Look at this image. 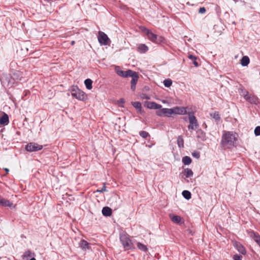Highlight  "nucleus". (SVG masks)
<instances>
[{
    "instance_id": "41",
    "label": "nucleus",
    "mask_w": 260,
    "mask_h": 260,
    "mask_svg": "<svg viewBox=\"0 0 260 260\" xmlns=\"http://www.w3.org/2000/svg\"><path fill=\"white\" fill-rule=\"evenodd\" d=\"M206 12V9L205 7H201L199 10V13L201 14H204Z\"/></svg>"
},
{
    "instance_id": "37",
    "label": "nucleus",
    "mask_w": 260,
    "mask_h": 260,
    "mask_svg": "<svg viewBox=\"0 0 260 260\" xmlns=\"http://www.w3.org/2000/svg\"><path fill=\"white\" fill-rule=\"evenodd\" d=\"M105 191H107V190L106 189L105 183H104L103 186L101 188V189H97L95 192L103 193Z\"/></svg>"
},
{
    "instance_id": "36",
    "label": "nucleus",
    "mask_w": 260,
    "mask_h": 260,
    "mask_svg": "<svg viewBox=\"0 0 260 260\" xmlns=\"http://www.w3.org/2000/svg\"><path fill=\"white\" fill-rule=\"evenodd\" d=\"M242 93L244 99L248 101V99L250 98L251 94H249V92L246 90H242Z\"/></svg>"
},
{
    "instance_id": "4",
    "label": "nucleus",
    "mask_w": 260,
    "mask_h": 260,
    "mask_svg": "<svg viewBox=\"0 0 260 260\" xmlns=\"http://www.w3.org/2000/svg\"><path fill=\"white\" fill-rule=\"evenodd\" d=\"M187 114L188 115V119L189 122V125L188 126V128L189 130H194L199 126L197 119L193 112H188Z\"/></svg>"
},
{
    "instance_id": "30",
    "label": "nucleus",
    "mask_w": 260,
    "mask_h": 260,
    "mask_svg": "<svg viewBox=\"0 0 260 260\" xmlns=\"http://www.w3.org/2000/svg\"><path fill=\"white\" fill-rule=\"evenodd\" d=\"M184 172H185L184 175H185V177L187 178L191 177L193 175V173L192 171L190 169H188V168L185 169L184 170Z\"/></svg>"
},
{
    "instance_id": "44",
    "label": "nucleus",
    "mask_w": 260,
    "mask_h": 260,
    "mask_svg": "<svg viewBox=\"0 0 260 260\" xmlns=\"http://www.w3.org/2000/svg\"><path fill=\"white\" fill-rule=\"evenodd\" d=\"M120 101H121V102H122V103H124V99H120Z\"/></svg>"
},
{
    "instance_id": "40",
    "label": "nucleus",
    "mask_w": 260,
    "mask_h": 260,
    "mask_svg": "<svg viewBox=\"0 0 260 260\" xmlns=\"http://www.w3.org/2000/svg\"><path fill=\"white\" fill-rule=\"evenodd\" d=\"M242 256L240 255L235 254L233 256L234 260H242Z\"/></svg>"
},
{
    "instance_id": "24",
    "label": "nucleus",
    "mask_w": 260,
    "mask_h": 260,
    "mask_svg": "<svg viewBox=\"0 0 260 260\" xmlns=\"http://www.w3.org/2000/svg\"><path fill=\"white\" fill-rule=\"evenodd\" d=\"M248 102L252 104H256L258 103V98L254 95H251L248 99Z\"/></svg>"
},
{
    "instance_id": "16",
    "label": "nucleus",
    "mask_w": 260,
    "mask_h": 260,
    "mask_svg": "<svg viewBox=\"0 0 260 260\" xmlns=\"http://www.w3.org/2000/svg\"><path fill=\"white\" fill-rule=\"evenodd\" d=\"M9 120L8 115L4 113V114L0 118V124L2 125H7L9 123Z\"/></svg>"
},
{
    "instance_id": "20",
    "label": "nucleus",
    "mask_w": 260,
    "mask_h": 260,
    "mask_svg": "<svg viewBox=\"0 0 260 260\" xmlns=\"http://www.w3.org/2000/svg\"><path fill=\"white\" fill-rule=\"evenodd\" d=\"M249 62L250 60L247 56H244L242 57L241 59V64L243 67L248 66V64L249 63Z\"/></svg>"
},
{
    "instance_id": "6",
    "label": "nucleus",
    "mask_w": 260,
    "mask_h": 260,
    "mask_svg": "<svg viewBox=\"0 0 260 260\" xmlns=\"http://www.w3.org/2000/svg\"><path fill=\"white\" fill-rule=\"evenodd\" d=\"M156 114L160 117H171L172 114V108H161L156 111Z\"/></svg>"
},
{
    "instance_id": "43",
    "label": "nucleus",
    "mask_w": 260,
    "mask_h": 260,
    "mask_svg": "<svg viewBox=\"0 0 260 260\" xmlns=\"http://www.w3.org/2000/svg\"><path fill=\"white\" fill-rule=\"evenodd\" d=\"M137 110H138V113L142 114V113H144V111H143V110L142 109V107H141V108H139V109H138Z\"/></svg>"
},
{
    "instance_id": "34",
    "label": "nucleus",
    "mask_w": 260,
    "mask_h": 260,
    "mask_svg": "<svg viewBox=\"0 0 260 260\" xmlns=\"http://www.w3.org/2000/svg\"><path fill=\"white\" fill-rule=\"evenodd\" d=\"M139 135L141 137H142L143 138H147L148 136H149V134L148 132L142 131L139 132Z\"/></svg>"
},
{
    "instance_id": "17",
    "label": "nucleus",
    "mask_w": 260,
    "mask_h": 260,
    "mask_svg": "<svg viewBox=\"0 0 260 260\" xmlns=\"http://www.w3.org/2000/svg\"><path fill=\"white\" fill-rule=\"evenodd\" d=\"M102 213L105 216H110L112 213V209L109 207H104L102 209Z\"/></svg>"
},
{
    "instance_id": "27",
    "label": "nucleus",
    "mask_w": 260,
    "mask_h": 260,
    "mask_svg": "<svg viewBox=\"0 0 260 260\" xmlns=\"http://www.w3.org/2000/svg\"><path fill=\"white\" fill-rule=\"evenodd\" d=\"M172 221L176 223H179L181 220V217L179 215H173L171 217Z\"/></svg>"
},
{
    "instance_id": "19",
    "label": "nucleus",
    "mask_w": 260,
    "mask_h": 260,
    "mask_svg": "<svg viewBox=\"0 0 260 260\" xmlns=\"http://www.w3.org/2000/svg\"><path fill=\"white\" fill-rule=\"evenodd\" d=\"M80 246L83 249H88L90 248L89 244L86 241L82 240L80 242Z\"/></svg>"
},
{
    "instance_id": "21",
    "label": "nucleus",
    "mask_w": 260,
    "mask_h": 260,
    "mask_svg": "<svg viewBox=\"0 0 260 260\" xmlns=\"http://www.w3.org/2000/svg\"><path fill=\"white\" fill-rule=\"evenodd\" d=\"M251 236H252L254 241L256 243H257V244L260 247V236H259V235L256 233L252 232Z\"/></svg>"
},
{
    "instance_id": "3",
    "label": "nucleus",
    "mask_w": 260,
    "mask_h": 260,
    "mask_svg": "<svg viewBox=\"0 0 260 260\" xmlns=\"http://www.w3.org/2000/svg\"><path fill=\"white\" fill-rule=\"evenodd\" d=\"M71 92L73 97L80 101H84L86 99L87 96L85 93L79 89L77 86L73 87L71 90Z\"/></svg>"
},
{
    "instance_id": "45",
    "label": "nucleus",
    "mask_w": 260,
    "mask_h": 260,
    "mask_svg": "<svg viewBox=\"0 0 260 260\" xmlns=\"http://www.w3.org/2000/svg\"><path fill=\"white\" fill-rule=\"evenodd\" d=\"M74 43H75V42H74V41H72V42H71V44H72V45H74Z\"/></svg>"
},
{
    "instance_id": "38",
    "label": "nucleus",
    "mask_w": 260,
    "mask_h": 260,
    "mask_svg": "<svg viewBox=\"0 0 260 260\" xmlns=\"http://www.w3.org/2000/svg\"><path fill=\"white\" fill-rule=\"evenodd\" d=\"M254 134L256 136L260 135V126H257L254 129Z\"/></svg>"
},
{
    "instance_id": "12",
    "label": "nucleus",
    "mask_w": 260,
    "mask_h": 260,
    "mask_svg": "<svg viewBox=\"0 0 260 260\" xmlns=\"http://www.w3.org/2000/svg\"><path fill=\"white\" fill-rule=\"evenodd\" d=\"M11 78L13 81L11 82L9 81V84H14V81L21 80L22 78V73L18 71H16L13 73Z\"/></svg>"
},
{
    "instance_id": "13",
    "label": "nucleus",
    "mask_w": 260,
    "mask_h": 260,
    "mask_svg": "<svg viewBox=\"0 0 260 260\" xmlns=\"http://www.w3.org/2000/svg\"><path fill=\"white\" fill-rule=\"evenodd\" d=\"M13 203L7 199H5L1 197L0 195V206L3 207H11Z\"/></svg>"
},
{
    "instance_id": "11",
    "label": "nucleus",
    "mask_w": 260,
    "mask_h": 260,
    "mask_svg": "<svg viewBox=\"0 0 260 260\" xmlns=\"http://www.w3.org/2000/svg\"><path fill=\"white\" fill-rule=\"evenodd\" d=\"M132 71H133L131 70H128L126 71H122L118 66H116L115 67V72L116 74L118 76L124 78L128 77L131 75V74H132Z\"/></svg>"
},
{
    "instance_id": "28",
    "label": "nucleus",
    "mask_w": 260,
    "mask_h": 260,
    "mask_svg": "<svg viewBox=\"0 0 260 260\" xmlns=\"http://www.w3.org/2000/svg\"><path fill=\"white\" fill-rule=\"evenodd\" d=\"M84 84L88 89H91L92 88V81L90 79H87L84 81Z\"/></svg>"
},
{
    "instance_id": "33",
    "label": "nucleus",
    "mask_w": 260,
    "mask_h": 260,
    "mask_svg": "<svg viewBox=\"0 0 260 260\" xmlns=\"http://www.w3.org/2000/svg\"><path fill=\"white\" fill-rule=\"evenodd\" d=\"M164 84L165 87H169L172 85V81L170 79H165L164 81Z\"/></svg>"
},
{
    "instance_id": "31",
    "label": "nucleus",
    "mask_w": 260,
    "mask_h": 260,
    "mask_svg": "<svg viewBox=\"0 0 260 260\" xmlns=\"http://www.w3.org/2000/svg\"><path fill=\"white\" fill-rule=\"evenodd\" d=\"M182 194L183 197L186 200H189L191 197V194L190 191L188 190H184L182 191Z\"/></svg>"
},
{
    "instance_id": "9",
    "label": "nucleus",
    "mask_w": 260,
    "mask_h": 260,
    "mask_svg": "<svg viewBox=\"0 0 260 260\" xmlns=\"http://www.w3.org/2000/svg\"><path fill=\"white\" fill-rule=\"evenodd\" d=\"M98 40L101 44L104 45L109 44V42H110V40L107 35L105 32L101 31L99 32Z\"/></svg>"
},
{
    "instance_id": "14",
    "label": "nucleus",
    "mask_w": 260,
    "mask_h": 260,
    "mask_svg": "<svg viewBox=\"0 0 260 260\" xmlns=\"http://www.w3.org/2000/svg\"><path fill=\"white\" fill-rule=\"evenodd\" d=\"M234 246L241 254L245 255L246 253L244 247L240 243L236 242L234 244Z\"/></svg>"
},
{
    "instance_id": "2",
    "label": "nucleus",
    "mask_w": 260,
    "mask_h": 260,
    "mask_svg": "<svg viewBox=\"0 0 260 260\" xmlns=\"http://www.w3.org/2000/svg\"><path fill=\"white\" fill-rule=\"evenodd\" d=\"M144 32L147 35L149 40L153 43L160 44L164 42L165 39L162 36H158L157 35L153 34L149 29L145 28Z\"/></svg>"
},
{
    "instance_id": "29",
    "label": "nucleus",
    "mask_w": 260,
    "mask_h": 260,
    "mask_svg": "<svg viewBox=\"0 0 260 260\" xmlns=\"http://www.w3.org/2000/svg\"><path fill=\"white\" fill-rule=\"evenodd\" d=\"M177 144L179 148L184 147V140L182 136H178L177 138Z\"/></svg>"
},
{
    "instance_id": "35",
    "label": "nucleus",
    "mask_w": 260,
    "mask_h": 260,
    "mask_svg": "<svg viewBox=\"0 0 260 260\" xmlns=\"http://www.w3.org/2000/svg\"><path fill=\"white\" fill-rule=\"evenodd\" d=\"M132 105L135 107L137 110L141 108L142 105L141 103L139 102H132Z\"/></svg>"
},
{
    "instance_id": "32",
    "label": "nucleus",
    "mask_w": 260,
    "mask_h": 260,
    "mask_svg": "<svg viewBox=\"0 0 260 260\" xmlns=\"http://www.w3.org/2000/svg\"><path fill=\"white\" fill-rule=\"evenodd\" d=\"M137 247L139 249H140L141 250L144 251V252L147 251L148 250V248H147L146 245H145L140 242H138L137 243Z\"/></svg>"
},
{
    "instance_id": "10",
    "label": "nucleus",
    "mask_w": 260,
    "mask_h": 260,
    "mask_svg": "<svg viewBox=\"0 0 260 260\" xmlns=\"http://www.w3.org/2000/svg\"><path fill=\"white\" fill-rule=\"evenodd\" d=\"M129 77H131L132 78V79L131 82V88L133 91H135L136 87V84L139 78V75L138 73L133 71L132 74H131V75Z\"/></svg>"
},
{
    "instance_id": "42",
    "label": "nucleus",
    "mask_w": 260,
    "mask_h": 260,
    "mask_svg": "<svg viewBox=\"0 0 260 260\" xmlns=\"http://www.w3.org/2000/svg\"><path fill=\"white\" fill-rule=\"evenodd\" d=\"M31 252L29 250L26 251L24 254V256H30Z\"/></svg>"
},
{
    "instance_id": "25",
    "label": "nucleus",
    "mask_w": 260,
    "mask_h": 260,
    "mask_svg": "<svg viewBox=\"0 0 260 260\" xmlns=\"http://www.w3.org/2000/svg\"><path fill=\"white\" fill-rule=\"evenodd\" d=\"M182 162L185 165H188L191 163L192 160L189 156H185L182 158Z\"/></svg>"
},
{
    "instance_id": "7",
    "label": "nucleus",
    "mask_w": 260,
    "mask_h": 260,
    "mask_svg": "<svg viewBox=\"0 0 260 260\" xmlns=\"http://www.w3.org/2000/svg\"><path fill=\"white\" fill-rule=\"evenodd\" d=\"M42 145L34 142L29 143L25 146V150L28 152L37 151L42 149Z\"/></svg>"
},
{
    "instance_id": "8",
    "label": "nucleus",
    "mask_w": 260,
    "mask_h": 260,
    "mask_svg": "<svg viewBox=\"0 0 260 260\" xmlns=\"http://www.w3.org/2000/svg\"><path fill=\"white\" fill-rule=\"evenodd\" d=\"M189 108L188 107H178L176 106L172 108L173 115H184L188 113L187 110Z\"/></svg>"
},
{
    "instance_id": "46",
    "label": "nucleus",
    "mask_w": 260,
    "mask_h": 260,
    "mask_svg": "<svg viewBox=\"0 0 260 260\" xmlns=\"http://www.w3.org/2000/svg\"><path fill=\"white\" fill-rule=\"evenodd\" d=\"M30 260H36L35 258L32 257Z\"/></svg>"
},
{
    "instance_id": "47",
    "label": "nucleus",
    "mask_w": 260,
    "mask_h": 260,
    "mask_svg": "<svg viewBox=\"0 0 260 260\" xmlns=\"http://www.w3.org/2000/svg\"><path fill=\"white\" fill-rule=\"evenodd\" d=\"M6 171H9V170L8 169H6Z\"/></svg>"
},
{
    "instance_id": "5",
    "label": "nucleus",
    "mask_w": 260,
    "mask_h": 260,
    "mask_svg": "<svg viewBox=\"0 0 260 260\" xmlns=\"http://www.w3.org/2000/svg\"><path fill=\"white\" fill-rule=\"evenodd\" d=\"M120 239L122 245L124 248L127 249L132 248L133 243L128 235L123 234L121 235Z\"/></svg>"
},
{
    "instance_id": "15",
    "label": "nucleus",
    "mask_w": 260,
    "mask_h": 260,
    "mask_svg": "<svg viewBox=\"0 0 260 260\" xmlns=\"http://www.w3.org/2000/svg\"><path fill=\"white\" fill-rule=\"evenodd\" d=\"M161 107V105L158 104L154 102H148L147 104V107L149 109L159 110Z\"/></svg>"
},
{
    "instance_id": "26",
    "label": "nucleus",
    "mask_w": 260,
    "mask_h": 260,
    "mask_svg": "<svg viewBox=\"0 0 260 260\" xmlns=\"http://www.w3.org/2000/svg\"><path fill=\"white\" fill-rule=\"evenodd\" d=\"M188 57L189 59L192 61V63L194 65L195 67H198L199 66L198 62L196 61V59H197V57L193 55L189 54L188 56Z\"/></svg>"
},
{
    "instance_id": "39",
    "label": "nucleus",
    "mask_w": 260,
    "mask_h": 260,
    "mask_svg": "<svg viewBox=\"0 0 260 260\" xmlns=\"http://www.w3.org/2000/svg\"><path fill=\"white\" fill-rule=\"evenodd\" d=\"M192 155L196 158H199L200 157V153L198 151H194L192 153Z\"/></svg>"
},
{
    "instance_id": "1",
    "label": "nucleus",
    "mask_w": 260,
    "mask_h": 260,
    "mask_svg": "<svg viewBox=\"0 0 260 260\" xmlns=\"http://www.w3.org/2000/svg\"><path fill=\"white\" fill-rule=\"evenodd\" d=\"M238 134L232 131H223L221 136L220 146L222 149H231L236 146Z\"/></svg>"
},
{
    "instance_id": "23",
    "label": "nucleus",
    "mask_w": 260,
    "mask_h": 260,
    "mask_svg": "<svg viewBox=\"0 0 260 260\" xmlns=\"http://www.w3.org/2000/svg\"><path fill=\"white\" fill-rule=\"evenodd\" d=\"M197 138L201 139V140H204L205 138V133L201 129H198L197 131Z\"/></svg>"
},
{
    "instance_id": "18",
    "label": "nucleus",
    "mask_w": 260,
    "mask_h": 260,
    "mask_svg": "<svg viewBox=\"0 0 260 260\" xmlns=\"http://www.w3.org/2000/svg\"><path fill=\"white\" fill-rule=\"evenodd\" d=\"M148 50V47L144 44H141L137 48V51L141 53L146 52Z\"/></svg>"
},
{
    "instance_id": "22",
    "label": "nucleus",
    "mask_w": 260,
    "mask_h": 260,
    "mask_svg": "<svg viewBox=\"0 0 260 260\" xmlns=\"http://www.w3.org/2000/svg\"><path fill=\"white\" fill-rule=\"evenodd\" d=\"M210 116L214 119L216 121L218 122L220 120V116L219 113L217 111H215L213 113L210 114Z\"/></svg>"
}]
</instances>
